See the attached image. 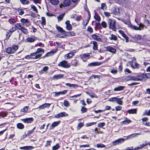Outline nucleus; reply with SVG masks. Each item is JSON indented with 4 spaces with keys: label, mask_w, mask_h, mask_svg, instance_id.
Wrapping results in <instances>:
<instances>
[{
    "label": "nucleus",
    "mask_w": 150,
    "mask_h": 150,
    "mask_svg": "<svg viewBox=\"0 0 150 150\" xmlns=\"http://www.w3.org/2000/svg\"><path fill=\"white\" fill-rule=\"evenodd\" d=\"M42 21L41 23L42 26L45 25L46 24V20L45 18L44 17H42L41 18Z\"/></svg>",
    "instance_id": "44"
},
{
    "label": "nucleus",
    "mask_w": 150,
    "mask_h": 150,
    "mask_svg": "<svg viewBox=\"0 0 150 150\" xmlns=\"http://www.w3.org/2000/svg\"><path fill=\"white\" fill-rule=\"evenodd\" d=\"M60 147L59 145L57 144L52 147V150H57Z\"/></svg>",
    "instance_id": "51"
},
{
    "label": "nucleus",
    "mask_w": 150,
    "mask_h": 150,
    "mask_svg": "<svg viewBox=\"0 0 150 150\" xmlns=\"http://www.w3.org/2000/svg\"><path fill=\"white\" fill-rule=\"evenodd\" d=\"M60 121L54 122H53L51 125L50 127V129H53L55 127L58 126L60 123Z\"/></svg>",
    "instance_id": "19"
},
{
    "label": "nucleus",
    "mask_w": 150,
    "mask_h": 150,
    "mask_svg": "<svg viewBox=\"0 0 150 150\" xmlns=\"http://www.w3.org/2000/svg\"><path fill=\"white\" fill-rule=\"evenodd\" d=\"M131 121L129 120L127 117L125 118V120L121 122V124L122 125L123 124H128L131 122Z\"/></svg>",
    "instance_id": "29"
},
{
    "label": "nucleus",
    "mask_w": 150,
    "mask_h": 150,
    "mask_svg": "<svg viewBox=\"0 0 150 150\" xmlns=\"http://www.w3.org/2000/svg\"><path fill=\"white\" fill-rule=\"evenodd\" d=\"M71 0H64L63 3L59 5V7L62 8L63 6H68L71 4Z\"/></svg>",
    "instance_id": "10"
},
{
    "label": "nucleus",
    "mask_w": 150,
    "mask_h": 150,
    "mask_svg": "<svg viewBox=\"0 0 150 150\" xmlns=\"http://www.w3.org/2000/svg\"><path fill=\"white\" fill-rule=\"evenodd\" d=\"M124 23L128 25V26L132 29L135 30H141L144 29V25L141 23H139L137 21L136 19H135V22L137 23L139 27H137L132 25L129 21H123Z\"/></svg>",
    "instance_id": "2"
},
{
    "label": "nucleus",
    "mask_w": 150,
    "mask_h": 150,
    "mask_svg": "<svg viewBox=\"0 0 150 150\" xmlns=\"http://www.w3.org/2000/svg\"><path fill=\"white\" fill-rule=\"evenodd\" d=\"M125 80L126 81H135L134 76H128L125 77Z\"/></svg>",
    "instance_id": "27"
},
{
    "label": "nucleus",
    "mask_w": 150,
    "mask_h": 150,
    "mask_svg": "<svg viewBox=\"0 0 150 150\" xmlns=\"http://www.w3.org/2000/svg\"><path fill=\"white\" fill-rule=\"evenodd\" d=\"M18 46L14 45L11 47L7 48L6 49V52L8 54H12L14 53L18 49Z\"/></svg>",
    "instance_id": "3"
},
{
    "label": "nucleus",
    "mask_w": 150,
    "mask_h": 150,
    "mask_svg": "<svg viewBox=\"0 0 150 150\" xmlns=\"http://www.w3.org/2000/svg\"><path fill=\"white\" fill-rule=\"evenodd\" d=\"M125 140V139H124L123 138H120L113 141L112 142V143L113 145L115 146L124 142Z\"/></svg>",
    "instance_id": "12"
},
{
    "label": "nucleus",
    "mask_w": 150,
    "mask_h": 150,
    "mask_svg": "<svg viewBox=\"0 0 150 150\" xmlns=\"http://www.w3.org/2000/svg\"><path fill=\"white\" fill-rule=\"evenodd\" d=\"M52 143L51 141H47L46 143V144L45 145V147H47L50 146V144Z\"/></svg>",
    "instance_id": "56"
},
{
    "label": "nucleus",
    "mask_w": 150,
    "mask_h": 150,
    "mask_svg": "<svg viewBox=\"0 0 150 150\" xmlns=\"http://www.w3.org/2000/svg\"><path fill=\"white\" fill-rule=\"evenodd\" d=\"M102 64V62H94L89 64L88 65V67L98 66Z\"/></svg>",
    "instance_id": "23"
},
{
    "label": "nucleus",
    "mask_w": 150,
    "mask_h": 150,
    "mask_svg": "<svg viewBox=\"0 0 150 150\" xmlns=\"http://www.w3.org/2000/svg\"><path fill=\"white\" fill-rule=\"evenodd\" d=\"M101 9L104 10L106 8V6L105 4L102 3L101 5Z\"/></svg>",
    "instance_id": "64"
},
{
    "label": "nucleus",
    "mask_w": 150,
    "mask_h": 150,
    "mask_svg": "<svg viewBox=\"0 0 150 150\" xmlns=\"http://www.w3.org/2000/svg\"><path fill=\"white\" fill-rule=\"evenodd\" d=\"M26 40L27 42H33L35 41V38L34 36L28 38H27Z\"/></svg>",
    "instance_id": "31"
},
{
    "label": "nucleus",
    "mask_w": 150,
    "mask_h": 150,
    "mask_svg": "<svg viewBox=\"0 0 150 150\" xmlns=\"http://www.w3.org/2000/svg\"><path fill=\"white\" fill-rule=\"evenodd\" d=\"M131 67L133 69H138L140 68V65L135 62L133 61L129 62Z\"/></svg>",
    "instance_id": "8"
},
{
    "label": "nucleus",
    "mask_w": 150,
    "mask_h": 150,
    "mask_svg": "<svg viewBox=\"0 0 150 150\" xmlns=\"http://www.w3.org/2000/svg\"><path fill=\"white\" fill-rule=\"evenodd\" d=\"M12 34V33L9 32V31L8 32H7L6 34V39H8L11 36Z\"/></svg>",
    "instance_id": "62"
},
{
    "label": "nucleus",
    "mask_w": 150,
    "mask_h": 150,
    "mask_svg": "<svg viewBox=\"0 0 150 150\" xmlns=\"http://www.w3.org/2000/svg\"><path fill=\"white\" fill-rule=\"evenodd\" d=\"M96 124V122H92L88 123L86 124V126L87 127L95 125Z\"/></svg>",
    "instance_id": "54"
},
{
    "label": "nucleus",
    "mask_w": 150,
    "mask_h": 150,
    "mask_svg": "<svg viewBox=\"0 0 150 150\" xmlns=\"http://www.w3.org/2000/svg\"><path fill=\"white\" fill-rule=\"evenodd\" d=\"M59 67L65 68H69L71 67V64L66 60H63L60 62L58 64Z\"/></svg>",
    "instance_id": "5"
},
{
    "label": "nucleus",
    "mask_w": 150,
    "mask_h": 150,
    "mask_svg": "<svg viewBox=\"0 0 150 150\" xmlns=\"http://www.w3.org/2000/svg\"><path fill=\"white\" fill-rule=\"evenodd\" d=\"M17 127L19 129H23L24 127V126L22 124L18 123L17 124Z\"/></svg>",
    "instance_id": "41"
},
{
    "label": "nucleus",
    "mask_w": 150,
    "mask_h": 150,
    "mask_svg": "<svg viewBox=\"0 0 150 150\" xmlns=\"http://www.w3.org/2000/svg\"><path fill=\"white\" fill-rule=\"evenodd\" d=\"M29 109V107L28 106H26L24 107L23 108L21 109L20 110V112L21 115H25L26 113H28V110Z\"/></svg>",
    "instance_id": "13"
},
{
    "label": "nucleus",
    "mask_w": 150,
    "mask_h": 150,
    "mask_svg": "<svg viewBox=\"0 0 150 150\" xmlns=\"http://www.w3.org/2000/svg\"><path fill=\"white\" fill-rule=\"evenodd\" d=\"M117 37L115 35L112 34L111 35V37H109V39L111 40H113L116 41L117 40Z\"/></svg>",
    "instance_id": "43"
},
{
    "label": "nucleus",
    "mask_w": 150,
    "mask_h": 150,
    "mask_svg": "<svg viewBox=\"0 0 150 150\" xmlns=\"http://www.w3.org/2000/svg\"><path fill=\"white\" fill-rule=\"evenodd\" d=\"M53 5H57L59 3V0H48Z\"/></svg>",
    "instance_id": "30"
},
{
    "label": "nucleus",
    "mask_w": 150,
    "mask_h": 150,
    "mask_svg": "<svg viewBox=\"0 0 150 150\" xmlns=\"http://www.w3.org/2000/svg\"><path fill=\"white\" fill-rule=\"evenodd\" d=\"M8 22L10 24H13L16 22V21L14 19L11 18L8 20Z\"/></svg>",
    "instance_id": "53"
},
{
    "label": "nucleus",
    "mask_w": 150,
    "mask_h": 150,
    "mask_svg": "<svg viewBox=\"0 0 150 150\" xmlns=\"http://www.w3.org/2000/svg\"><path fill=\"white\" fill-rule=\"evenodd\" d=\"M90 54L89 53L84 54L80 55V57L81 59H84V58L88 59L89 58Z\"/></svg>",
    "instance_id": "26"
},
{
    "label": "nucleus",
    "mask_w": 150,
    "mask_h": 150,
    "mask_svg": "<svg viewBox=\"0 0 150 150\" xmlns=\"http://www.w3.org/2000/svg\"><path fill=\"white\" fill-rule=\"evenodd\" d=\"M66 86H69L70 87H72L74 88H76L80 86L79 85L76 84H71L69 83H66Z\"/></svg>",
    "instance_id": "33"
},
{
    "label": "nucleus",
    "mask_w": 150,
    "mask_h": 150,
    "mask_svg": "<svg viewBox=\"0 0 150 150\" xmlns=\"http://www.w3.org/2000/svg\"><path fill=\"white\" fill-rule=\"evenodd\" d=\"M127 112L129 114H135L137 113V109H133L129 110L127 111Z\"/></svg>",
    "instance_id": "35"
},
{
    "label": "nucleus",
    "mask_w": 150,
    "mask_h": 150,
    "mask_svg": "<svg viewBox=\"0 0 150 150\" xmlns=\"http://www.w3.org/2000/svg\"><path fill=\"white\" fill-rule=\"evenodd\" d=\"M64 104L65 107H68L69 106V103L66 100H65L64 101Z\"/></svg>",
    "instance_id": "63"
},
{
    "label": "nucleus",
    "mask_w": 150,
    "mask_h": 150,
    "mask_svg": "<svg viewBox=\"0 0 150 150\" xmlns=\"http://www.w3.org/2000/svg\"><path fill=\"white\" fill-rule=\"evenodd\" d=\"M66 25V28L69 30H71L72 29V26L70 23V21L69 20L65 22Z\"/></svg>",
    "instance_id": "20"
},
{
    "label": "nucleus",
    "mask_w": 150,
    "mask_h": 150,
    "mask_svg": "<svg viewBox=\"0 0 150 150\" xmlns=\"http://www.w3.org/2000/svg\"><path fill=\"white\" fill-rule=\"evenodd\" d=\"M50 103H45L39 106L38 108L40 109H44L46 108H48L50 107Z\"/></svg>",
    "instance_id": "22"
},
{
    "label": "nucleus",
    "mask_w": 150,
    "mask_h": 150,
    "mask_svg": "<svg viewBox=\"0 0 150 150\" xmlns=\"http://www.w3.org/2000/svg\"><path fill=\"white\" fill-rule=\"evenodd\" d=\"M76 52V50H73L69 52V53L64 55V57L67 59H70L74 56L75 53Z\"/></svg>",
    "instance_id": "11"
},
{
    "label": "nucleus",
    "mask_w": 150,
    "mask_h": 150,
    "mask_svg": "<svg viewBox=\"0 0 150 150\" xmlns=\"http://www.w3.org/2000/svg\"><path fill=\"white\" fill-rule=\"evenodd\" d=\"M71 64L72 66L76 67L77 66L78 64V61L76 59L72 60L71 62Z\"/></svg>",
    "instance_id": "36"
},
{
    "label": "nucleus",
    "mask_w": 150,
    "mask_h": 150,
    "mask_svg": "<svg viewBox=\"0 0 150 150\" xmlns=\"http://www.w3.org/2000/svg\"><path fill=\"white\" fill-rule=\"evenodd\" d=\"M108 22L110 28L112 29V30L115 31L116 30L115 23V20L109 19L108 20Z\"/></svg>",
    "instance_id": "7"
},
{
    "label": "nucleus",
    "mask_w": 150,
    "mask_h": 150,
    "mask_svg": "<svg viewBox=\"0 0 150 150\" xmlns=\"http://www.w3.org/2000/svg\"><path fill=\"white\" fill-rule=\"evenodd\" d=\"M116 102L119 104L122 105V101L121 100V99L117 98Z\"/></svg>",
    "instance_id": "60"
},
{
    "label": "nucleus",
    "mask_w": 150,
    "mask_h": 150,
    "mask_svg": "<svg viewBox=\"0 0 150 150\" xmlns=\"http://www.w3.org/2000/svg\"><path fill=\"white\" fill-rule=\"evenodd\" d=\"M21 120L26 123H30L34 121V119L33 117L26 118L21 119Z\"/></svg>",
    "instance_id": "16"
},
{
    "label": "nucleus",
    "mask_w": 150,
    "mask_h": 150,
    "mask_svg": "<svg viewBox=\"0 0 150 150\" xmlns=\"http://www.w3.org/2000/svg\"><path fill=\"white\" fill-rule=\"evenodd\" d=\"M91 44L93 45V49L94 50H97L98 49V44L95 41H93L91 42Z\"/></svg>",
    "instance_id": "34"
},
{
    "label": "nucleus",
    "mask_w": 150,
    "mask_h": 150,
    "mask_svg": "<svg viewBox=\"0 0 150 150\" xmlns=\"http://www.w3.org/2000/svg\"><path fill=\"white\" fill-rule=\"evenodd\" d=\"M64 76L62 74H58L54 75L52 79H60L63 77Z\"/></svg>",
    "instance_id": "32"
},
{
    "label": "nucleus",
    "mask_w": 150,
    "mask_h": 150,
    "mask_svg": "<svg viewBox=\"0 0 150 150\" xmlns=\"http://www.w3.org/2000/svg\"><path fill=\"white\" fill-rule=\"evenodd\" d=\"M119 32L122 35L123 37L125 39L126 42H128L129 41L128 40V38L124 33V32L121 30H119Z\"/></svg>",
    "instance_id": "24"
},
{
    "label": "nucleus",
    "mask_w": 150,
    "mask_h": 150,
    "mask_svg": "<svg viewBox=\"0 0 150 150\" xmlns=\"http://www.w3.org/2000/svg\"><path fill=\"white\" fill-rule=\"evenodd\" d=\"M16 27H12L9 30V32L11 33H12L13 32L15 31L16 29Z\"/></svg>",
    "instance_id": "61"
},
{
    "label": "nucleus",
    "mask_w": 150,
    "mask_h": 150,
    "mask_svg": "<svg viewBox=\"0 0 150 150\" xmlns=\"http://www.w3.org/2000/svg\"><path fill=\"white\" fill-rule=\"evenodd\" d=\"M125 87L124 86H119L118 87L115 88L114 89V91H120L124 90L125 88Z\"/></svg>",
    "instance_id": "37"
},
{
    "label": "nucleus",
    "mask_w": 150,
    "mask_h": 150,
    "mask_svg": "<svg viewBox=\"0 0 150 150\" xmlns=\"http://www.w3.org/2000/svg\"><path fill=\"white\" fill-rule=\"evenodd\" d=\"M49 68L47 67H45L41 70L39 71V73L40 74H42L45 72L47 73Z\"/></svg>",
    "instance_id": "25"
},
{
    "label": "nucleus",
    "mask_w": 150,
    "mask_h": 150,
    "mask_svg": "<svg viewBox=\"0 0 150 150\" xmlns=\"http://www.w3.org/2000/svg\"><path fill=\"white\" fill-rule=\"evenodd\" d=\"M8 112H0V118L4 117L7 116Z\"/></svg>",
    "instance_id": "39"
},
{
    "label": "nucleus",
    "mask_w": 150,
    "mask_h": 150,
    "mask_svg": "<svg viewBox=\"0 0 150 150\" xmlns=\"http://www.w3.org/2000/svg\"><path fill=\"white\" fill-rule=\"evenodd\" d=\"M142 120L143 125L147 126H150V123L147 122L148 120V118L147 117L143 118Z\"/></svg>",
    "instance_id": "17"
},
{
    "label": "nucleus",
    "mask_w": 150,
    "mask_h": 150,
    "mask_svg": "<svg viewBox=\"0 0 150 150\" xmlns=\"http://www.w3.org/2000/svg\"><path fill=\"white\" fill-rule=\"evenodd\" d=\"M149 143L146 141L145 142V143L144 144H141L139 146H140L141 149H142L143 148H144L145 146L149 145Z\"/></svg>",
    "instance_id": "46"
},
{
    "label": "nucleus",
    "mask_w": 150,
    "mask_h": 150,
    "mask_svg": "<svg viewBox=\"0 0 150 150\" xmlns=\"http://www.w3.org/2000/svg\"><path fill=\"white\" fill-rule=\"evenodd\" d=\"M105 125V123L104 122H100L98 124V127L100 128H102L103 129V127Z\"/></svg>",
    "instance_id": "50"
},
{
    "label": "nucleus",
    "mask_w": 150,
    "mask_h": 150,
    "mask_svg": "<svg viewBox=\"0 0 150 150\" xmlns=\"http://www.w3.org/2000/svg\"><path fill=\"white\" fill-rule=\"evenodd\" d=\"M16 11L18 12L19 14L20 15H22L24 13V11L21 9L17 8L15 9Z\"/></svg>",
    "instance_id": "42"
},
{
    "label": "nucleus",
    "mask_w": 150,
    "mask_h": 150,
    "mask_svg": "<svg viewBox=\"0 0 150 150\" xmlns=\"http://www.w3.org/2000/svg\"><path fill=\"white\" fill-rule=\"evenodd\" d=\"M96 146L98 148H105V146L102 144H97L96 145Z\"/></svg>",
    "instance_id": "55"
},
{
    "label": "nucleus",
    "mask_w": 150,
    "mask_h": 150,
    "mask_svg": "<svg viewBox=\"0 0 150 150\" xmlns=\"http://www.w3.org/2000/svg\"><path fill=\"white\" fill-rule=\"evenodd\" d=\"M56 28L58 31L60 33L65 32L64 30L62 28H61L60 26H57Z\"/></svg>",
    "instance_id": "48"
},
{
    "label": "nucleus",
    "mask_w": 150,
    "mask_h": 150,
    "mask_svg": "<svg viewBox=\"0 0 150 150\" xmlns=\"http://www.w3.org/2000/svg\"><path fill=\"white\" fill-rule=\"evenodd\" d=\"M67 33L68 35L70 36H74L76 35L75 33L73 31L69 32Z\"/></svg>",
    "instance_id": "47"
},
{
    "label": "nucleus",
    "mask_w": 150,
    "mask_h": 150,
    "mask_svg": "<svg viewBox=\"0 0 150 150\" xmlns=\"http://www.w3.org/2000/svg\"><path fill=\"white\" fill-rule=\"evenodd\" d=\"M22 4H27L29 3V1L27 0H20Z\"/></svg>",
    "instance_id": "49"
},
{
    "label": "nucleus",
    "mask_w": 150,
    "mask_h": 150,
    "mask_svg": "<svg viewBox=\"0 0 150 150\" xmlns=\"http://www.w3.org/2000/svg\"><path fill=\"white\" fill-rule=\"evenodd\" d=\"M34 147L32 146H25L20 147V149L24 150H30L33 149Z\"/></svg>",
    "instance_id": "28"
},
{
    "label": "nucleus",
    "mask_w": 150,
    "mask_h": 150,
    "mask_svg": "<svg viewBox=\"0 0 150 150\" xmlns=\"http://www.w3.org/2000/svg\"><path fill=\"white\" fill-rule=\"evenodd\" d=\"M66 34L67 32L66 31L57 34V37L61 38H64L67 36Z\"/></svg>",
    "instance_id": "21"
},
{
    "label": "nucleus",
    "mask_w": 150,
    "mask_h": 150,
    "mask_svg": "<svg viewBox=\"0 0 150 150\" xmlns=\"http://www.w3.org/2000/svg\"><path fill=\"white\" fill-rule=\"evenodd\" d=\"M117 98L116 97H113L110 98L109 101L110 102H116Z\"/></svg>",
    "instance_id": "57"
},
{
    "label": "nucleus",
    "mask_w": 150,
    "mask_h": 150,
    "mask_svg": "<svg viewBox=\"0 0 150 150\" xmlns=\"http://www.w3.org/2000/svg\"><path fill=\"white\" fill-rule=\"evenodd\" d=\"M90 96L91 98H98V97L96 95V94L94 93H91L90 95Z\"/></svg>",
    "instance_id": "58"
},
{
    "label": "nucleus",
    "mask_w": 150,
    "mask_h": 150,
    "mask_svg": "<svg viewBox=\"0 0 150 150\" xmlns=\"http://www.w3.org/2000/svg\"><path fill=\"white\" fill-rule=\"evenodd\" d=\"M68 115L65 112H62L56 115L54 117L56 118H59L60 117H67Z\"/></svg>",
    "instance_id": "15"
},
{
    "label": "nucleus",
    "mask_w": 150,
    "mask_h": 150,
    "mask_svg": "<svg viewBox=\"0 0 150 150\" xmlns=\"http://www.w3.org/2000/svg\"><path fill=\"white\" fill-rule=\"evenodd\" d=\"M148 78L146 74L139 73L136 76H134L135 81H142L143 79Z\"/></svg>",
    "instance_id": "4"
},
{
    "label": "nucleus",
    "mask_w": 150,
    "mask_h": 150,
    "mask_svg": "<svg viewBox=\"0 0 150 150\" xmlns=\"http://www.w3.org/2000/svg\"><path fill=\"white\" fill-rule=\"evenodd\" d=\"M105 48L106 49V51H108L113 53H115L116 51L115 49L110 46L106 47Z\"/></svg>",
    "instance_id": "18"
},
{
    "label": "nucleus",
    "mask_w": 150,
    "mask_h": 150,
    "mask_svg": "<svg viewBox=\"0 0 150 150\" xmlns=\"http://www.w3.org/2000/svg\"><path fill=\"white\" fill-rule=\"evenodd\" d=\"M101 35L96 34H93L91 35V37L93 40L100 42H103L102 39L101 38Z\"/></svg>",
    "instance_id": "9"
},
{
    "label": "nucleus",
    "mask_w": 150,
    "mask_h": 150,
    "mask_svg": "<svg viewBox=\"0 0 150 150\" xmlns=\"http://www.w3.org/2000/svg\"><path fill=\"white\" fill-rule=\"evenodd\" d=\"M87 109L84 107H82L81 108V111L82 113H84L86 112H87Z\"/></svg>",
    "instance_id": "59"
},
{
    "label": "nucleus",
    "mask_w": 150,
    "mask_h": 150,
    "mask_svg": "<svg viewBox=\"0 0 150 150\" xmlns=\"http://www.w3.org/2000/svg\"><path fill=\"white\" fill-rule=\"evenodd\" d=\"M44 52V50L42 48H38L37 51L30 55L26 56L25 58L26 59H40L42 54Z\"/></svg>",
    "instance_id": "1"
},
{
    "label": "nucleus",
    "mask_w": 150,
    "mask_h": 150,
    "mask_svg": "<svg viewBox=\"0 0 150 150\" xmlns=\"http://www.w3.org/2000/svg\"><path fill=\"white\" fill-rule=\"evenodd\" d=\"M29 21L28 19L22 18L21 20V22L23 24H25Z\"/></svg>",
    "instance_id": "52"
},
{
    "label": "nucleus",
    "mask_w": 150,
    "mask_h": 150,
    "mask_svg": "<svg viewBox=\"0 0 150 150\" xmlns=\"http://www.w3.org/2000/svg\"><path fill=\"white\" fill-rule=\"evenodd\" d=\"M150 116V109L149 110H146L142 114V116Z\"/></svg>",
    "instance_id": "40"
},
{
    "label": "nucleus",
    "mask_w": 150,
    "mask_h": 150,
    "mask_svg": "<svg viewBox=\"0 0 150 150\" xmlns=\"http://www.w3.org/2000/svg\"><path fill=\"white\" fill-rule=\"evenodd\" d=\"M141 134L140 133H133L126 137V138L125 139V140L131 139L133 138L136 137H137L138 135H140Z\"/></svg>",
    "instance_id": "14"
},
{
    "label": "nucleus",
    "mask_w": 150,
    "mask_h": 150,
    "mask_svg": "<svg viewBox=\"0 0 150 150\" xmlns=\"http://www.w3.org/2000/svg\"><path fill=\"white\" fill-rule=\"evenodd\" d=\"M57 51L56 50H53L51 51L50 52L47 53L46 55L45 56V57H47L51 55L52 54H54V53L56 52Z\"/></svg>",
    "instance_id": "38"
},
{
    "label": "nucleus",
    "mask_w": 150,
    "mask_h": 150,
    "mask_svg": "<svg viewBox=\"0 0 150 150\" xmlns=\"http://www.w3.org/2000/svg\"><path fill=\"white\" fill-rule=\"evenodd\" d=\"M15 26L17 29L21 30V32L25 34H27L28 33V31L27 29L24 27L22 26L19 23H17L15 25Z\"/></svg>",
    "instance_id": "6"
},
{
    "label": "nucleus",
    "mask_w": 150,
    "mask_h": 150,
    "mask_svg": "<svg viewBox=\"0 0 150 150\" xmlns=\"http://www.w3.org/2000/svg\"><path fill=\"white\" fill-rule=\"evenodd\" d=\"M64 15H65V14L63 13V14L59 15V16L57 17L58 21H61Z\"/></svg>",
    "instance_id": "45"
}]
</instances>
